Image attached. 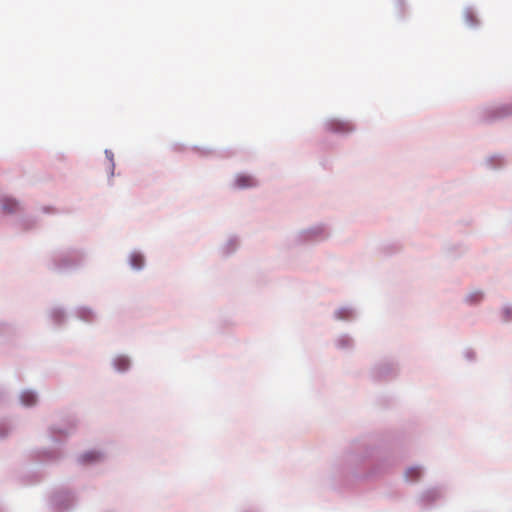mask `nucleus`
<instances>
[{"label":"nucleus","mask_w":512,"mask_h":512,"mask_svg":"<svg viewBox=\"0 0 512 512\" xmlns=\"http://www.w3.org/2000/svg\"><path fill=\"white\" fill-rule=\"evenodd\" d=\"M482 293L480 292H477L475 295H472L471 297H474L475 298V301H479L482 299Z\"/></svg>","instance_id":"nucleus-10"},{"label":"nucleus","mask_w":512,"mask_h":512,"mask_svg":"<svg viewBox=\"0 0 512 512\" xmlns=\"http://www.w3.org/2000/svg\"><path fill=\"white\" fill-rule=\"evenodd\" d=\"M235 184L238 188H249L255 186L257 183L252 176L241 174L236 177Z\"/></svg>","instance_id":"nucleus-2"},{"label":"nucleus","mask_w":512,"mask_h":512,"mask_svg":"<svg viewBox=\"0 0 512 512\" xmlns=\"http://www.w3.org/2000/svg\"><path fill=\"white\" fill-rule=\"evenodd\" d=\"M328 131L338 134H347L354 130V126L349 122L341 119H331L326 123Z\"/></svg>","instance_id":"nucleus-1"},{"label":"nucleus","mask_w":512,"mask_h":512,"mask_svg":"<svg viewBox=\"0 0 512 512\" xmlns=\"http://www.w3.org/2000/svg\"><path fill=\"white\" fill-rule=\"evenodd\" d=\"M2 208L7 213H12L18 209V203L13 199H4L2 202Z\"/></svg>","instance_id":"nucleus-3"},{"label":"nucleus","mask_w":512,"mask_h":512,"mask_svg":"<svg viewBox=\"0 0 512 512\" xmlns=\"http://www.w3.org/2000/svg\"><path fill=\"white\" fill-rule=\"evenodd\" d=\"M99 458V454L96 452H89L82 456L84 462L96 461Z\"/></svg>","instance_id":"nucleus-8"},{"label":"nucleus","mask_w":512,"mask_h":512,"mask_svg":"<svg viewBox=\"0 0 512 512\" xmlns=\"http://www.w3.org/2000/svg\"><path fill=\"white\" fill-rule=\"evenodd\" d=\"M420 476H421V469L418 467H411V468L407 469V471H406V477H407V479H409L411 481H415V480L419 479Z\"/></svg>","instance_id":"nucleus-6"},{"label":"nucleus","mask_w":512,"mask_h":512,"mask_svg":"<svg viewBox=\"0 0 512 512\" xmlns=\"http://www.w3.org/2000/svg\"><path fill=\"white\" fill-rule=\"evenodd\" d=\"M21 401L26 406H31L36 403V396L32 392H24L21 395Z\"/></svg>","instance_id":"nucleus-5"},{"label":"nucleus","mask_w":512,"mask_h":512,"mask_svg":"<svg viewBox=\"0 0 512 512\" xmlns=\"http://www.w3.org/2000/svg\"><path fill=\"white\" fill-rule=\"evenodd\" d=\"M116 365L118 366L119 370L123 371L129 366V362L124 358H119L116 360Z\"/></svg>","instance_id":"nucleus-9"},{"label":"nucleus","mask_w":512,"mask_h":512,"mask_svg":"<svg viewBox=\"0 0 512 512\" xmlns=\"http://www.w3.org/2000/svg\"><path fill=\"white\" fill-rule=\"evenodd\" d=\"M466 20H467V24L470 26H473L478 23V20H477L475 14L471 10H467Z\"/></svg>","instance_id":"nucleus-7"},{"label":"nucleus","mask_w":512,"mask_h":512,"mask_svg":"<svg viewBox=\"0 0 512 512\" xmlns=\"http://www.w3.org/2000/svg\"><path fill=\"white\" fill-rule=\"evenodd\" d=\"M130 263L133 268L140 269L144 263L143 256L137 253L132 254L130 257Z\"/></svg>","instance_id":"nucleus-4"}]
</instances>
